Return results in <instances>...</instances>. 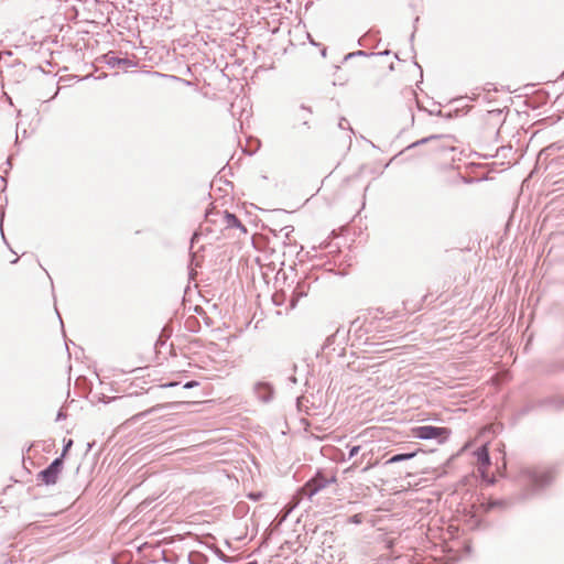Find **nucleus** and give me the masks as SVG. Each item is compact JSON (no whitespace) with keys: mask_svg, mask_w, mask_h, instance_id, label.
Here are the masks:
<instances>
[{"mask_svg":"<svg viewBox=\"0 0 564 564\" xmlns=\"http://www.w3.org/2000/svg\"><path fill=\"white\" fill-rule=\"evenodd\" d=\"M555 477L551 467H523L519 474V480L525 488V497L529 498L549 487Z\"/></svg>","mask_w":564,"mask_h":564,"instance_id":"obj_1","label":"nucleus"},{"mask_svg":"<svg viewBox=\"0 0 564 564\" xmlns=\"http://www.w3.org/2000/svg\"><path fill=\"white\" fill-rule=\"evenodd\" d=\"M337 481L336 475L327 476L323 470L318 469L302 487H300L291 501L289 502V512L296 508L303 498L312 499L316 494L326 488L330 484Z\"/></svg>","mask_w":564,"mask_h":564,"instance_id":"obj_2","label":"nucleus"},{"mask_svg":"<svg viewBox=\"0 0 564 564\" xmlns=\"http://www.w3.org/2000/svg\"><path fill=\"white\" fill-rule=\"evenodd\" d=\"M413 436L419 440H436L443 444L451 435V430L444 426L422 425L413 429Z\"/></svg>","mask_w":564,"mask_h":564,"instance_id":"obj_3","label":"nucleus"},{"mask_svg":"<svg viewBox=\"0 0 564 564\" xmlns=\"http://www.w3.org/2000/svg\"><path fill=\"white\" fill-rule=\"evenodd\" d=\"M454 137L449 134H432L426 138H422L408 147L412 149L421 144L434 143L433 149L438 152L455 151Z\"/></svg>","mask_w":564,"mask_h":564,"instance_id":"obj_4","label":"nucleus"},{"mask_svg":"<svg viewBox=\"0 0 564 564\" xmlns=\"http://www.w3.org/2000/svg\"><path fill=\"white\" fill-rule=\"evenodd\" d=\"M64 463L62 457H56L53 462L43 470L37 474V480L46 486L55 485L58 476L62 473Z\"/></svg>","mask_w":564,"mask_h":564,"instance_id":"obj_5","label":"nucleus"},{"mask_svg":"<svg viewBox=\"0 0 564 564\" xmlns=\"http://www.w3.org/2000/svg\"><path fill=\"white\" fill-rule=\"evenodd\" d=\"M254 394L258 400L263 403H269L273 400L274 388L270 382L259 381L253 387Z\"/></svg>","mask_w":564,"mask_h":564,"instance_id":"obj_6","label":"nucleus"},{"mask_svg":"<svg viewBox=\"0 0 564 564\" xmlns=\"http://www.w3.org/2000/svg\"><path fill=\"white\" fill-rule=\"evenodd\" d=\"M308 290V285L305 282H299L296 286L292 290L290 295L289 305L286 306V311L293 310L301 297L306 296Z\"/></svg>","mask_w":564,"mask_h":564,"instance_id":"obj_7","label":"nucleus"},{"mask_svg":"<svg viewBox=\"0 0 564 564\" xmlns=\"http://www.w3.org/2000/svg\"><path fill=\"white\" fill-rule=\"evenodd\" d=\"M106 64L112 68L126 66V67H133L135 66V63L130 58H121L117 57L115 55L106 54L105 55Z\"/></svg>","mask_w":564,"mask_h":564,"instance_id":"obj_8","label":"nucleus"},{"mask_svg":"<svg viewBox=\"0 0 564 564\" xmlns=\"http://www.w3.org/2000/svg\"><path fill=\"white\" fill-rule=\"evenodd\" d=\"M475 456L480 468H488L490 466V455L486 445L478 447L475 451Z\"/></svg>","mask_w":564,"mask_h":564,"instance_id":"obj_9","label":"nucleus"},{"mask_svg":"<svg viewBox=\"0 0 564 564\" xmlns=\"http://www.w3.org/2000/svg\"><path fill=\"white\" fill-rule=\"evenodd\" d=\"M540 405L544 408H552L555 410H564V395L545 398L540 402Z\"/></svg>","mask_w":564,"mask_h":564,"instance_id":"obj_10","label":"nucleus"},{"mask_svg":"<svg viewBox=\"0 0 564 564\" xmlns=\"http://www.w3.org/2000/svg\"><path fill=\"white\" fill-rule=\"evenodd\" d=\"M224 220H225L227 228H239L243 232L247 231L246 227L242 225L240 219L232 213L225 210L224 212Z\"/></svg>","mask_w":564,"mask_h":564,"instance_id":"obj_11","label":"nucleus"},{"mask_svg":"<svg viewBox=\"0 0 564 564\" xmlns=\"http://www.w3.org/2000/svg\"><path fill=\"white\" fill-rule=\"evenodd\" d=\"M311 115H312V110H311V108H308V107H306V106L302 105V106L299 108V110H297V112H296L295 117H296V119H299V120H301V121H302L301 126L306 127V128L308 129V119H310V116H311Z\"/></svg>","mask_w":564,"mask_h":564,"instance_id":"obj_12","label":"nucleus"},{"mask_svg":"<svg viewBox=\"0 0 564 564\" xmlns=\"http://www.w3.org/2000/svg\"><path fill=\"white\" fill-rule=\"evenodd\" d=\"M207 562L208 557L198 551H192L188 554L189 564H207Z\"/></svg>","mask_w":564,"mask_h":564,"instance_id":"obj_13","label":"nucleus"},{"mask_svg":"<svg viewBox=\"0 0 564 564\" xmlns=\"http://www.w3.org/2000/svg\"><path fill=\"white\" fill-rule=\"evenodd\" d=\"M415 455H416L415 452L394 454L386 462V464L390 465V464H395L399 462L408 460V459L413 458Z\"/></svg>","mask_w":564,"mask_h":564,"instance_id":"obj_14","label":"nucleus"},{"mask_svg":"<svg viewBox=\"0 0 564 564\" xmlns=\"http://www.w3.org/2000/svg\"><path fill=\"white\" fill-rule=\"evenodd\" d=\"M290 300L285 291H276L272 295V302L275 306H282Z\"/></svg>","mask_w":564,"mask_h":564,"instance_id":"obj_15","label":"nucleus"},{"mask_svg":"<svg viewBox=\"0 0 564 564\" xmlns=\"http://www.w3.org/2000/svg\"><path fill=\"white\" fill-rule=\"evenodd\" d=\"M507 505L503 500H490L484 507L486 511L492 510L495 508H502Z\"/></svg>","mask_w":564,"mask_h":564,"instance_id":"obj_16","label":"nucleus"},{"mask_svg":"<svg viewBox=\"0 0 564 564\" xmlns=\"http://www.w3.org/2000/svg\"><path fill=\"white\" fill-rule=\"evenodd\" d=\"M213 551L214 553L218 556V558L223 562H226V563H231L234 562V558L232 557H229L228 555H226L220 549H218L217 546H214L213 547Z\"/></svg>","mask_w":564,"mask_h":564,"instance_id":"obj_17","label":"nucleus"},{"mask_svg":"<svg viewBox=\"0 0 564 564\" xmlns=\"http://www.w3.org/2000/svg\"><path fill=\"white\" fill-rule=\"evenodd\" d=\"M375 53H368L366 51H356V52H351V53H348L344 59L347 61L349 58H352V57H356V56H365V57H368V56H373Z\"/></svg>","mask_w":564,"mask_h":564,"instance_id":"obj_18","label":"nucleus"},{"mask_svg":"<svg viewBox=\"0 0 564 564\" xmlns=\"http://www.w3.org/2000/svg\"><path fill=\"white\" fill-rule=\"evenodd\" d=\"M72 446H73V440L72 438H68L67 441H65L62 454L58 456V457H62L63 462H64L65 455L67 454V452L69 451V448Z\"/></svg>","mask_w":564,"mask_h":564,"instance_id":"obj_19","label":"nucleus"},{"mask_svg":"<svg viewBox=\"0 0 564 564\" xmlns=\"http://www.w3.org/2000/svg\"><path fill=\"white\" fill-rule=\"evenodd\" d=\"M349 523L360 524L362 522V516L360 513L352 514L348 519Z\"/></svg>","mask_w":564,"mask_h":564,"instance_id":"obj_20","label":"nucleus"},{"mask_svg":"<svg viewBox=\"0 0 564 564\" xmlns=\"http://www.w3.org/2000/svg\"><path fill=\"white\" fill-rule=\"evenodd\" d=\"M359 451H360L359 445L350 446L349 452H348V459H351L352 457H355L359 453Z\"/></svg>","mask_w":564,"mask_h":564,"instance_id":"obj_21","label":"nucleus"},{"mask_svg":"<svg viewBox=\"0 0 564 564\" xmlns=\"http://www.w3.org/2000/svg\"><path fill=\"white\" fill-rule=\"evenodd\" d=\"M338 127L340 129H349L350 131H352L348 120L344 117L339 119Z\"/></svg>","mask_w":564,"mask_h":564,"instance_id":"obj_22","label":"nucleus"},{"mask_svg":"<svg viewBox=\"0 0 564 564\" xmlns=\"http://www.w3.org/2000/svg\"><path fill=\"white\" fill-rule=\"evenodd\" d=\"M198 386V382L197 381H187L185 384H184V389H192L194 387Z\"/></svg>","mask_w":564,"mask_h":564,"instance_id":"obj_23","label":"nucleus"},{"mask_svg":"<svg viewBox=\"0 0 564 564\" xmlns=\"http://www.w3.org/2000/svg\"><path fill=\"white\" fill-rule=\"evenodd\" d=\"M304 399H305V398H304L303 395H302V397H299V398L296 399V406H297L299 411H302V405H303V400H304Z\"/></svg>","mask_w":564,"mask_h":564,"instance_id":"obj_24","label":"nucleus"},{"mask_svg":"<svg viewBox=\"0 0 564 564\" xmlns=\"http://www.w3.org/2000/svg\"><path fill=\"white\" fill-rule=\"evenodd\" d=\"M65 417H66V414H65L62 410H59V411L57 412V415H56V421H62V420H64Z\"/></svg>","mask_w":564,"mask_h":564,"instance_id":"obj_25","label":"nucleus"},{"mask_svg":"<svg viewBox=\"0 0 564 564\" xmlns=\"http://www.w3.org/2000/svg\"><path fill=\"white\" fill-rule=\"evenodd\" d=\"M369 36H370V34H369V33H368V34H365L362 37H360V39H359L358 44H359L360 46H364V45H365V41H366Z\"/></svg>","mask_w":564,"mask_h":564,"instance_id":"obj_26","label":"nucleus"},{"mask_svg":"<svg viewBox=\"0 0 564 564\" xmlns=\"http://www.w3.org/2000/svg\"><path fill=\"white\" fill-rule=\"evenodd\" d=\"M284 230H286L285 238L289 239L290 234L293 231V228L290 229V227H285Z\"/></svg>","mask_w":564,"mask_h":564,"instance_id":"obj_27","label":"nucleus"},{"mask_svg":"<svg viewBox=\"0 0 564 564\" xmlns=\"http://www.w3.org/2000/svg\"><path fill=\"white\" fill-rule=\"evenodd\" d=\"M199 235L197 232H195L191 239V243L193 245L197 239H198Z\"/></svg>","mask_w":564,"mask_h":564,"instance_id":"obj_28","label":"nucleus"},{"mask_svg":"<svg viewBox=\"0 0 564 564\" xmlns=\"http://www.w3.org/2000/svg\"><path fill=\"white\" fill-rule=\"evenodd\" d=\"M357 326H358V319H355L354 322H351L350 328H354Z\"/></svg>","mask_w":564,"mask_h":564,"instance_id":"obj_29","label":"nucleus"},{"mask_svg":"<svg viewBox=\"0 0 564 564\" xmlns=\"http://www.w3.org/2000/svg\"><path fill=\"white\" fill-rule=\"evenodd\" d=\"M289 380H290L292 383H296V382H297V379H296V377H294V376H291V377L289 378Z\"/></svg>","mask_w":564,"mask_h":564,"instance_id":"obj_30","label":"nucleus"},{"mask_svg":"<svg viewBox=\"0 0 564 564\" xmlns=\"http://www.w3.org/2000/svg\"><path fill=\"white\" fill-rule=\"evenodd\" d=\"M414 30H416V28L414 26ZM414 34H415V31L412 32L411 36H410V42L413 43L414 41Z\"/></svg>","mask_w":564,"mask_h":564,"instance_id":"obj_31","label":"nucleus"},{"mask_svg":"<svg viewBox=\"0 0 564 564\" xmlns=\"http://www.w3.org/2000/svg\"><path fill=\"white\" fill-rule=\"evenodd\" d=\"M389 53H390L389 51H384V52L375 53V55H388Z\"/></svg>","mask_w":564,"mask_h":564,"instance_id":"obj_32","label":"nucleus"},{"mask_svg":"<svg viewBox=\"0 0 564 564\" xmlns=\"http://www.w3.org/2000/svg\"><path fill=\"white\" fill-rule=\"evenodd\" d=\"M175 386H177L176 382H170V383H166L164 387H175Z\"/></svg>","mask_w":564,"mask_h":564,"instance_id":"obj_33","label":"nucleus"},{"mask_svg":"<svg viewBox=\"0 0 564 564\" xmlns=\"http://www.w3.org/2000/svg\"><path fill=\"white\" fill-rule=\"evenodd\" d=\"M506 150H509V151H510V150H511V148L507 149V148H503V147H502L500 150H498V152H505ZM497 155H499V153H497Z\"/></svg>","mask_w":564,"mask_h":564,"instance_id":"obj_34","label":"nucleus"},{"mask_svg":"<svg viewBox=\"0 0 564 564\" xmlns=\"http://www.w3.org/2000/svg\"><path fill=\"white\" fill-rule=\"evenodd\" d=\"M378 313H382V311H381L380 308H377V310H376V314L373 315V317H375V318H377V317H378Z\"/></svg>","mask_w":564,"mask_h":564,"instance_id":"obj_35","label":"nucleus"},{"mask_svg":"<svg viewBox=\"0 0 564 564\" xmlns=\"http://www.w3.org/2000/svg\"><path fill=\"white\" fill-rule=\"evenodd\" d=\"M0 182H1V183H3V184L6 185V184H7V180H6V177H4V176H1V177H0Z\"/></svg>","mask_w":564,"mask_h":564,"instance_id":"obj_36","label":"nucleus"},{"mask_svg":"<svg viewBox=\"0 0 564 564\" xmlns=\"http://www.w3.org/2000/svg\"><path fill=\"white\" fill-rule=\"evenodd\" d=\"M19 261V258H15L14 260L11 261L12 264L17 263Z\"/></svg>","mask_w":564,"mask_h":564,"instance_id":"obj_37","label":"nucleus"},{"mask_svg":"<svg viewBox=\"0 0 564 564\" xmlns=\"http://www.w3.org/2000/svg\"><path fill=\"white\" fill-rule=\"evenodd\" d=\"M7 164H8L9 166H11V159H8V160H7Z\"/></svg>","mask_w":564,"mask_h":564,"instance_id":"obj_38","label":"nucleus"},{"mask_svg":"<svg viewBox=\"0 0 564 564\" xmlns=\"http://www.w3.org/2000/svg\"><path fill=\"white\" fill-rule=\"evenodd\" d=\"M415 66H417L420 68V72L422 73V68L421 66L419 65V63L415 62Z\"/></svg>","mask_w":564,"mask_h":564,"instance_id":"obj_39","label":"nucleus"},{"mask_svg":"<svg viewBox=\"0 0 564 564\" xmlns=\"http://www.w3.org/2000/svg\"><path fill=\"white\" fill-rule=\"evenodd\" d=\"M322 54L325 56V54H326V48H324V50L322 51Z\"/></svg>","mask_w":564,"mask_h":564,"instance_id":"obj_40","label":"nucleus"},{"mask_svg":"<svg viewBox=\"0 0 564 564\" xmlns=\"http://www.w3.org/2000/svg\"><path fill=\"white\" fill-rule=\"evenodd\" d=\"M480 520L476 521V527H479Z\"/></svg>","mask_w":564,"mask_h":564,"instance_id":"obj_41","label":"nucleus"},{"mask_svg":"<svg viewBox=\"0 0 564 564\" xmlns=\"http://www.w3.org/2000/svg\"><path fill=\"white\" fill-rule=\"evenodd\" d=\"M57 315H59V314L57 313ZM58 319L62 321V316H58ZM61 323L63 324V322H61Z\"/></svg>","mask_w":564,"mask_h":564,"instance_id":"obj_42","label":"nucleus"}]
</instances>
